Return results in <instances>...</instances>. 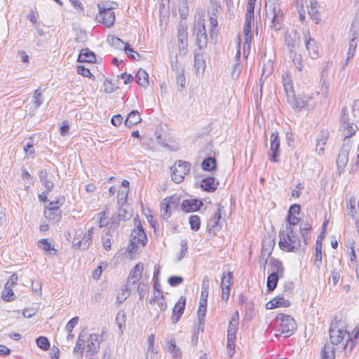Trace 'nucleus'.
I'll list each match as a JSON object with an SVG mask.
<instances>
[{
	"label": "nucleus",
	"instance_id": "13d9d810",
	"mask_svg": "<svg viewBox=\"0 0 359 359\" xmlns=\"http://www.w3.org/2000/svg\"><path fill=\"white\" fill-rule=\"evenodd\" d=\"M144 269L142 263L137 264L131 270L130 276L140 278Z\"/></svg>",
	"mask_w": 359,
	"mask_h": 359
},
{
	"label": "nucleus",
	"instance_id": "0eeeda50",
	"mask_svg": "<svg viewBox=\"0 0 359 359\" xmlns=\"http://www.w3.org/2000/svg\"><path fill=\"white\" fill-rule=\"evenodd\" d=\"M193 34L196 36V43L200 50L205 48L208 44V36L204 20H200L194 25Z\"/></svg>",
	"mask_w": 359,
	"mask_h": 359
},
{
	"label": "nucleus",
	"instance_id": "aec40b11",
	"mask_svg": "<svg viewBox=\"0 0 359 359\" xmlns=\"http://www.w3.org/2000/svg\"><path fill=\"white\" fill-rule=\"evenodd\" d=\"M348 342L344 345V350L346 351L348 349V352L351 353L354 346L359 344V324L355 327L351 333L348 332Z\"/></svg>",
	"mask_w": 359,
	"mask_h": 359
},
{
	"label": "nucleus",
	"instance_id": "f257e3e1",
	"mask_svg": "<svg viewBox=\"0 0 359 359\" xmlns=\"http://www.w3.org/2000/svg\"><path fill=\"white\" fill-rule=\"evenodd\" d=\"M285 45L288 51L290 59L296 68L301 71L303 68L302 55L298 53L301 46V36L297 29L287 32L284 35Z\"/></svg>",
	"mask_w": 359,
	"mask_h": 359
},
{
	"label": "nucleus",
	"instance_id": "a18cd8bd",
	"mask_svg": "<svg viewBox=\"0 0 359 359\" xmlns=\"http://www.w3.org/2000/svg\"><path fill=\"white\" fill-rule=\"evenodd\" d=\"M291 103L293 108L297 109L298 111L302 110L304 108H306L305 102L303 100L302 97L296 98L294 96L292 98L290 99L288 101Z\"/></svg>",
	"mask_w": 359,
	"mask_h": 359
},
{
	"label": "nucleus",
	"instance_id": "6ab92c4d",
	"mask_svg": "<svg viewBox=\"0 0 359 359\" xmlns=\"http://www.w3.org/2000/svg\"><path fill=\"white\" fill-rule=\"evenodd\" d=\"M223 208L222 206H219L217 210V212L214 214V215L209 219L207 229L209 231H218L222 228V224H220L221 220V211Z\"/></svg>",
	"mask_w": 359,
	"mask_h": 359
},
{
	"label": "nucleus",
	"instance_id": "393cba45",
	"mask_svg": "<svg viewBox=\"0 0 359 359\" xmlns=\"http://www.w3.org/2000/svg\"><path fill=\"white\" fill-rule=\"evenodd\" d=\"M219 183L213 177H208L201 182V187L205 191L212 192L217 189Z\"/></svg>",
	"mask_w": 359,
	"mask_h": 359
},
{
	"label": "nucleus",
	"instance_id": "39448f33",
	"mask_svg": "<svg viewBox=\"0 0 359 359\" xmlns=\"http://www.w3.org/2000/svg\"><path fill=\"white\" fill-rule=\"evenodd\" d=\"M147 242L146 233L140 224L137 225L130 234V243L128 247L130 253L135 252L141 245L144 246Z\"/></svg>",
	"mask_w": 359,
	"mask_h": 359
},
{
	"label": "nucleus",
	"instance_id": "cd10ccee",
	"mask_svg": "<svg viewBox=\"0 0 359 359\" xmlns=\"http://www.w3.org/2000/svg\"><path fill=\"white\" fill-rule=\"evenodd\" d=\"M203 203L198 200H186L182 203V209L185 212H193L200 209Z\"/></svg>",
	"mask_w": 359,
	"mask_h": 359
},
{
	"label": "nucleus",
	"instance_id": "3c124183",
	"mask_svg": "<svg viewBox=\"0 0 359 359\" xmlns=\"http://www.w3.org/2000/svg\"><path fill=\"white\" fill-rule=\"evenodd\" d=\"M140 279V278H139L129 275L126 285V291H129L131 292L133 290H134L136 288V284Z\"/></svg>",
	"mask_w": 359,
	"mask_h": 359
},
{
	"label": "nucleus",
	"instance_id": "8fccbe9b",
	"mask_svg": "<svg viewBox=\"0 0 359 359\" xmlns=\"http://www.w3.org/2000/svg\"><path fill=\"white\" fill-rule=\"evenodd\" d=\"M140 279V278H139L129 275L126 285V291H129L131 292L133 290H134L136 288V284Z\"/></svg>",
	"mask_w": 359,
	"mask_h": 359
},
{
	"label": "nucleus",
	"instance_id": "a878e982",
	"mask_svg": "<svg viewBox=\"0 0 359 359\" xmlns=\"http://www.w3.org/2000/svg\"><path fill=\"white\" fill-rule=\"evenodd\" d=\"M290 303L288 300L285 299L281 297H276L273 298L272 300L266 303V307L267 309H273L278 307H288L290 306Z\"/></svg>",
	"mask_w": 359,
	"mask_h": 359
},
{
	"label": "nucleus",
	"instance_id": "e433bc0d",
	"mask_svg": "<svg viewBox=\"0 0 359 359\" xmlns=\"http://www.w3.org/2000/svg\"><path fill=\"white\" fill-rule=\"evenodd\" d=\"M217 12V10L216 8H212L211 9L208 10V16H209V21L211 27L210 30V35L212 36L214 33V29L215 27H217L218 23L217 20V15L216 13Z\"/></svg>",
	"mask_w": 359,
	"mask_h": 359
},
{
	"label": "nucleus",
	"instance_id": "20e7f679",
	"mask_svg": "<svg viewBox=\"0 0 359 359\" xmlns=\"http://www.w3.org/2000/svg\"><path fill=\"white\" fill-rule=\"evenodd\" d=\"M266 18L270 20V27L275 31L280 30L283 27V11L276 0H268L265 5Z\"/></svg>",
	"mask_w": 359,
	"mask_h": 359
},
{
	"label": "nucleus",
	"instance_id": "49530a36",
	"mask_svg": "<svg viewBox=\"0 0 359 359\" xmlns=\"http://www.w3.org/2000/svg\"><path fill=\"white\" fill-rule=\"evenodd\" d=\"M194 67L198 71L200 69H205V61L202 53H197L194 55Z\"/></svg>",
	"mask_w": 359,
	"mask_h": 359
},
{
	"label": "nucleus",
	"instance_id": "6e6552de",
	"mask_svg": "<svg viewBox=\"0 0 359 359\" xmlns=\"http://www.w3.org/2000/svg\"><path fill=\"white\" fill-rule=\"evenodd\" d=\"M191 165L188 162L178 161L173 166L171 167V177L173 182L175 183L182 182L184 176L190 171Z\"/></svg>",
	"mask_w": 359,
	"mask_h": 359
},
{
	"label": "nucleus",
	"instance_id": "c03bdc74",
	"mask_svg": "<svg viewBox=\"0 0 359 359\" xmlns=\"http://www.w3.org/2000/svg\"><path fill=\"white\" fill-rule=\"evenodd\" d=\"M168 351L173 355L175 358L181 357V351L179 347L175 344V341L170 340L168 346Z\"/></svg>",
	"mask_w": 359,
	"mask_h": 359
},
{
	"label": "nucleus",
	"instance_id": "b1692460",
	"mask_svg": "<svg viewBox=\"0 0 359 359\" xmlns=\"http://www.w3.org/2000/svg\"><path fill=\"white\" fill-rule=\"evenodd\" d=\"M177 38L178 41L180 43L179 45L180 50L185 49L188 42L187 26L182 24L179 25L177 30Z\"/></svg>",
	"mask_w": 359,
	"mask_h": 359
},
{
	"label": "nucleus",
	"instance_id": "4468645a",
	"mask_svg": "<svg viewBox=\"0 0 359 359\" xmlns=\"http://www.w3.org/2000/svg\"><path fill=\"white\" fill-rule=\"evenodd\" d=\"M178 203V198L173 196L165 198L161 203V213L163 219H168L170 216L171 209L175 208Z\"/></svg>",
	"mask_w": 359,
	"mask_h": 359
},
{
	"label": "nucleus",
	"instance_id": "69168bd1",
	"mask_svg": "<svg viewBox=\"0 0 359 359\" xmlns=\"http://www.w3.org/2000/svg\"><path fill=\"white\" fill-rule=\"evenodd\" d=\"M349 118L348 117V109L346 107H344L341 109V127L345 126L347 124L351 123Z\"/></svg>",
	"mask_w": 359,
	"mask_h": 359
},
{
	"label": "nucleus",
	"instance_id": "9b49d317",
	"mask_svg": "<svg viewBox=\"0 0 359 359\" xmlns=\"http://www.w3.org/2000/svg\"><path fill=\"white\" fill-rule=\"evenodd\" d=\"M280 140L278 133L273 132L270 137V152L269 159L272 162H278L280 156Z\"/></svg>",
	"mask_w": 359,
	"mask_h": 359
},
{
	"label": "nucleus",
	"instance_id": "58836bf2",
	"mask_svg": "<svg viewBox=\"0 0 359 359\" xmlns=\"http://www.w3.org/2000/svg\"><path fill=\"white\" fill-rule=\"evenodd\" d=\"M201 166L204 170L212 171L217 166L216 159L213 157L206 158L203 161Z\"/></svg>",
	"mask_w": 359,
	"mask_h": 359
},
{
	"label": "nucleus",
	"instance_id": "5fc2aeb1",
	"mask_svg": "<svg viewBox=\"0 0 359 359\" xmlns=\"http://www.w3.org/2000/svg\"><path fill=\"white\" fill-rule=\"evenodd\" d=\"M99 10L109 11L116 9L118 7V4L114 1H107L102 4H99L98 5Z\"/></svg>",
	"mask_w": 359,
	"mask_h": 359
},
{
	"label": "nucleus",
	"instance_id": "774afa93",
	"mask_svg": "<svg viewBox=\"0 0 359 359\" xmlns=\"http://www.w3.org/2000/svg\"><path fill=\"white\" fill-rule=\"evenodd\" d=\"M38 245L39 248H42L46 252H49L53 250V248H52L51 244L48 241L47 239H41L39 241Z\"/></svg>",
	"mask_w": 359,
	"mask_h": 359
},
{
	"label": "nucleus",
	"instance_id": "2f4dec72",
	"mask_svg": "<svg viewBox=\"0 0 359 359\" xmlns=\"http://www.w3.org/2000/svg\"><path fill=\"white\" fill-rule=\"evenodd\" d=\"M95 60L96 58L95 53L87 48L82 49L78 57V61L79 62L93 63Z\"/></svg>",
	"mask_w": 359,
	"mask_h": 359
},
{
	"label": "nucleus",
	"instance_id": "37998d69",
	"mask_svg": "<svg viewBox=\"0 0 359 359\" xmlns=\"http://www.w3.org/2000/svg\"><path fill=\"white\" fill-rule=\"evenodd\" d=\"M128 190H119L118 191V207H127Z\"/></svg>",
	"mask_w": 359,
	"mask_h": 359
},
{
	"label": "nucleus",
	"instance_id": "dca6fc26",
	"mask_svg": "<svg viewBox=\"0 0 359 359\" xmlns=\"http://www.w3.org/2000/svg\"><path fill=\"white\" fill-rule=\"evenodd\" d=\"M275 245V241L270 237H266L262 241V252L260 256V262H262L265 266L267 263V259L270 257L273 247Z\"/></svg>",
	"mask_w": 359,
	"mask_h": 359
},
{
	"label": "nucleus",
	"instance_id": "473e14b6",
	"mask_svg": "<svg viewBox=\"0 0 359 359\" xmlns=\"http://www.w3.org/2000/svg\"><path fill=\"white\" fill-rule=\"evenodd\" d=\"M341 128H343L344 135V142L346 140V142L348 141L350 142L349 138L355 133L358 128L357 126L353 122H351Z\"/></svg>",
	"mask_w": 359,
	"mask_h": 359
},
{
	"label": "nucleus",
	"instance_id": "f03ea898",
	"mask_svg": "<svg viewBox=\"0 0 359 359\" xmlns=\"http://www.w3.org/2000/svg\"><path fill=\"white\" fill-rule=\"evenodd\" d=\"M279 239V247L285 252H296L304 246L303 241L298 237L296 229H291L290 226L280 231Z\"/></svg>",
	"mask_w": 359,
	"mask_h": 359
},
{
	"label": "nucleus",
	"instance_id": "79ce46f5",
	"mask_svg": "<svg viewBox=\"0 0 359 359\" xmlns=\"http://www.w3.org/2000/svg\"><path fill=\"white\" fill-rule=\"evenodd\" d=\"M124 50L126 55L128 56V57L133 60L138 61L142 57L137 51H135L133 48H130V44L128 43H125Z\"/></svg>",
	"mask_w": 359,
	"mask_h": 359
},
{
	"label": "nucleus",
	"instance_id": "4c0bfd02",
	"mask_svg": "<svg viewBox=\"0 0 359 359\" xmlns=\"http://www.w3.org/2000/svg\"><path fill=\"white\" fill-rule=\"evenodd\" d=\"M281 278L279 275L275 274V273H271L266 281V286L269 291H273L277 286L278 279Z\"/></svg>",
	"mask_w": 359,
	"mask_h": 359
},
{
	"label": "nucleus",
	"instance_id": "9d476101",
	"mask_svg": "<svg viewBox=\"0 0 359 359\" xmlns=\"http://www.w3.org/2000/svg\"><path fill=\"white\" fill-rule=\"evenodd\" d=\"M158 295L154 294V297L150 300V304L153 306L152 309L156 312V315L154 318L155 322L158 321L161 318V313H163L167 309V304L165 301L163 295L160 291Z\"/></svg>",
	"mask_w": 359,
	"mask_h": 359
},
{
	"label": "nucleus",
	"instance_id": "f3484780",
	"mask_svg": "<svg viewBox=\"0 0 359 359\" xmlns=\"http://www.w3.org/2000/svg\"><path fill=\"white\" fill-rule=\"evenodd\" d=\"M186 297L181 296L175 304L172 311L171 321L172 324H176L181 318L185 308Z\"/></svg>",
	"mask_w": 359,
	"mask_h": 359
},
{
	"label": "nucleus",
	"instance_id": "7c9ffc66",
	"mask_svg": "<svg viewBox=\"0 0 359 359\" xmlns=\"http://www.w3.org/2000/svg\"><path fill=\"white\" fill-rule=\"evenodd\" d=\"M269 267L271 273H275V274L283 277L284 267L280 261L275 258H271L269 262Z\"/></svg>",
	"mask_w": 359,
	"mask_h": 359
},
{
	"label": "nucleus",
	"instance_id": "7ed1b4c3",
	"mask_svg": "<svg viewBox=\"0 0 359 359\" xmlns=\"http://www.w3.org/2000/svg\"><path fill=\"white\" fill-rule=\"evenodd\" d=\"M330 339L331 341V344H325V346H331L334 351V348L333 347V345H337L340 343H342V345L344 346L345 344L344 342L347 343L348 342V331H347L346 329V324L344 321L341 320H337L335 318L330 325ZM325 348H323L322 352H323ZM323 353H321V355ZM334 355H335V353H334Z\"/></svg>",
	"mask_w": 359,
	"mask_h": 359
},
{
	"label": "nucleus",
	"instance_id": "de8ad7c7",
	"mask_svg": "<svg viewBox=\"0 0 359 359\" xmlns=\"http://www.w3.org/2000/svg\"><path fill=\"white\" fill-rule=\"evenodd\" d=\"M189 223L193 231H198L201 226V219L198 215H191L189 218Z\"/></svg>",
	"mask_w": 359,
	"mask_h": 359
},
{
	"label": "nucleus",
	"instance_id": "c756f323",
	"mask_svg": "<svg viewBox=\"0 0 359 359\" xmlns=\"http://www.w3.org/2000/svg\"><path fill=\"white\" fill-rule=\"evenodd\" d=\"M141 121L142 118L140 112L137 110H133L128 114L124 123L126 126L130 128L133 126L137 124Z\"/></svg>",
	"mask_w": 359,
	"mask_h": 359
},
{
	"label": "nucleus",
	"instance_id": "bf43d9fd",
	"mask_svg": "<svg viewBox=\"0 0 359 359\" xmlns=\"http://www.w3.org/2000/svg\"><path fill=\"white\" fill-rule=\"evenodd\" d=\"M287 223L285 224V227H288V226H290L291 229H296V227L299 222V219L295 215L288 214L287 217Z\"/></svg>",
	"mask_w": 359,
	"mask_h": 359
},
{
	"label": "nucleus",
	"instance_id": "f704fd0d",
	"mask_svg": "<svg viewBox=\"0 0 359 359\" xmlns=\"http://www.w3.org/2000/svg\"><path fill=\"white\" fill-rule=\"evenodd\" d=\"M322 242L319 238L316 242V252L314 264L317 268H320L322 262Z\"/></svg>",
	"mask_w": 359,
	"mask_h": 359
},
{
	"label": "nucleus",
	"instance_id": "338daca9",
	"mask_svg": "<svg viewBox=\"0 0 359 359\" xmlns=\"http://www.w3.org/2000/svg\"><path fill=\"white\" fill-rule=\"evenodd\" d=\"M180 247H181V249H180V252L178 255V259H177L178 261H180L185 256V255L187 252V250H188L187 241L186 240L181 241Z\"/></svg>",
	"mask_w": 359,
	"mask_h": 359
},
{
	"label": "nucleus",
	"instance_id": "a211bd4d",
	"mask_svg": "<svg viewBox=\"0 0 359 359\" xmlns=\"http://www.w3.org/2000/svg\"><path fill=\"white\" fill-rule=\"evenodd\" d=\"M98 22L104 25L107 27H111L115 21L114 11H105L99 10V14L96 17Z\"/></svg>",
	"mask_w": 359,
	"mask_h": 359
},
{
	"label": "nucleus",
	"instance_id": "864d4df0",
	"mask_svg": "<svg viewBox=\"0 0 359 359\" xmlns=\"http://www.w3.org/2000/svg\"><path fill=\"white\" fill-rule=\"evenodd\" d=\"M43 102V97L40 89L35 90L33 95V104L35 108L39 107Z\"/></svg>",
	"mask_w": 359,
	"mask_h": 359
},
{
	"label": "nucleus",
	"instance_id": "c85d7f7f",
	"mask_svg": "<svg viewBox=\"0 0 359 359\" xmlns=\"http://www.w3.org/2000/svg\"><path fill=\"white\" fill-rule=\"evenodd\" d=\"M318 7V3L317 2L316 0H310V5L308 8V13L316 24H318L320 20Z\"/></svg>",
	"mask_w": 359,
	"mask_h": 359
},
{
	"label": "nucleus",
	"instance_id": "c9c22d12",
	"mask_svg": "<svg viewBox=\"0 0 359 359\" xmlns=\"http://www.w3.org/2000/svg\"><path fill=\"white\" fill-rule=\"evenodd\" d=\"M299 232L301 233V237L303 241L304 246H306L307 244L308 237L306 234L311 229V225L309 223L301 222L299 226Z\"/></svg>",
	"mask_w": 359,
	"mask_h": 359
},
{
	"label": "nucleus",
	"instance_id": "f8f14e48",
	"mask_svg": "<svg viewBox=\"0 0 359 359\" xmlns=\"http://www.w3.org/2000/svg\"><path fill=\"white\" fill-rule=\"evenodd\" d=\"M351 149L350 142H343L342 147L339 151L337 159V169L339 170V172L344 170L346 167L348 161V154Z\"/></svg>",
	"mask_w": 359,
	"mask_h": 359
},
{
	"label": "nucleus",
	"instance_id": "680f3d73",
	"mask_svg": "<svg viewBox=\"0 0 359 359\" xmlns=\"http://www.w3.org/2000/svg\"><path fill=\"white\" fill-rule=\"evenodd\" d=\"M321 359H334V350L331 346H325Z\"/></svg>",
	"mask_w": 359,
	"mask_h": 359
},
{
	"label": "nucleus",
	"instance_id": "ddd939ff",
	"mask_svg": "<svg viewBox=\"0 0 359 359\" xmlns=\"http://www.w3.org/2000/svg\"><path fill=\"white\" fill-rule=\"evenodd\" d=\"M359 37V30L358 29H351V39L348 43V48L347 52V57L344 62L342 65V67L344 68L348 65L350 60L354 55L357 45H358V39Z\"/></svg>",
	"mask_w": 359,
	"mask_h": 359
},
{
	"label": "nucleus",
	"instance_id": "1a4fd4ad",
	"mask_svg": "<svg viewBox=\"0 0 359 359\" xmlns=\"http://www.w3.org/2000/svg\"><path fill=\"white\" fill-rule=\"evenodd\" d=\"M60 201H50L48 206L44 210V217L49 222L55 223L60 220L62 211L60 207L62 205Z\"/></svg>",
	"mask_w": 359,
	"mask_h": 359
},
{
	"label": "nucleus",
	"instance_id": "412c9836",
	"mask_svg": "<svg viewBox=\"0 0 359 359\" xmlns=\"http://www.w3.org/2000/svg\"><path fill=\"white\" fill-rule=\"evenodd\" d=\"M309 34V32H307V34H304L305 38V46L306 50L309 52V56L312 59L317 58L318 56V47L316 44V41L314 39L311 37H308L307 35Z\"/></svg>",
	"mask_w": 359,
	"mask_h": 359
},
{
	"label": "nucleus",
	"instance_id": "5701e85b",
	"mask_svg": "<svg viewBox=\"0 0 359 359\" xmlns=\"http://www.w3.org/2000/svg\"><path fill=\"white\" fill-rule=\"evenodd\" d=\"M94 233V229L93 227L90 228L88 230L87 233H86L82 240L79 241L78 242H76L75 241H73V245L77 248H81L82 249H87L92 241V236Z\"/></svg>",
	"mask_w": 359,
	"mask_h": 359
},
{
	"label": "nucleus",
	"instance_id": "72a5a7b5",
	"mask_svg": "<svg viewBox=\"0 0 359 359\" xmlns=\"http://www.w3.org/2000/svg\"><path fill=\"white\" fill-rule=\"evenodd\" d=\"M137 83L142 87L149 84V74L144 69H140L136 74Z\"/></svg>",
	"mask_w": 359,
	"mask_h": 359
},
{
	"label": "nucleus",
	"instance_id": "e2e57ef3",
	"mask_svg": "<svg viewBox=\"0 0 359 359\" xmlns=\"http://www.w3.org/2000/svg\"><path fill=\"white\" fill-rule=\"evenodd\" d=\"M177 83L181 88L180 90H182L186 86V78L183 70L178 72L177 74Z\"/></svg>",
	"mask_w": 359,
	"mask_h": 359
},
{
	"label": "nucleus",
	"instance_id": "603ef678",
	"mask_svg": "<svg viewBox=\"0 0 359 359\" xmlns=\"http://www.w3.org/2000/svg\"><path fill=\"white\" fill-rule=\"evenodd\" d=\"M140 279V278H139L129 275L126 285V291H129L131 292L133 290H134L136 288V284Z\"/></svg>",
	"mask_w": 359,
	"mask_h": 359
},
{
	"label": "nucleus",
	"instance_id": "4d7b16f0",
	"mask_svg": "<svg viewBox=\"0 0 359 359\" xmlns=\"http://www.w3.org/2000/svg\"><path fill=\"white\" fill-rule=\"evenodd\" d=\"M355 204V200L353 196H351L348 199H346V208L348 210V215L351 217H354Z\"/></svg>",
	"mask_w": 359,
	"mask_h": 359
},
{
	"label": "nucleus",
	"instance_id": "6e6d98bb",
	"mask_svg": "<svg viewBox=\"0 0 359 359\" xmlns=\"http://www.w3.org/2000/svg\"><path fill=\"white\" fill-rule=\"evenodd\" d=\"M36 343L40 348H41L44 351H46L50 348L49 341H48V338L46 337L41 336V337H38L36 339Z\"/></svg>",
	"mask_w": 359,
	"mask_h": 359
},
{
	"label": "nucleus",
	"instance_id": "052dcab7",
	"mask_svg": "<svg viewBox=\"0 0 359 359\" xmlns=\"http://www.w3.org/2000/svg\"><path fill=\"white\" fill-rule=\"evenodd\" d=\"M233 278L232 273L229 272L226 274L224 273L221 280V287L230 288L231 281Z\"/></svg>",
	"mask_w": 359,
	"mask_h": 359
},
{
	"label": "nucleus",
	"instance_id": "a19ab883",
	"mask_svg": "<svg viewBox=\"0 0 359 359\" xmlns=\"http://www.w3.org/2000/svg\"><path fill=\"white\" fill-rule=\"evenodd\" d=\"M254 11H255V3L250 2L248 3L247 5V11L245 13V20L249 23V22L254 23L255 17H254Z\"/></svg>",
	"mask_w": 359,
	"mask_h": 359
},
{
	"label": "nucleus",
	"instance_id": "ea45409f",
	"mask_svg": "<svg viewBox=\"0 0 359 359\" xmlns=\"http://www.w3.org/2000/svg\"><path fill=\"white\" fill-rule=\"evenodd\" d=\"M318 92L313 93L311 95H304L302 96V99L305 102L306 109L308 110L313 109L316 105V101L315 100L314 95H318Z\"/></svg>",
	"mask_w": 359,
	"mask_h": 359
},
{
	"label": "nucleus",
	"instance_id": "2eb2a0df",
	"mask_svg": "<svg viewBox=\"0 0 359 359\" xmlns=\"http://www.w3.org/2000/svg\"><path fill=\"white\" fill-rule=\"evenodd\" d=\"M131 217L132 213L128 210L127 207H118V212L111 218V227L116 228L120 222L129 220Z\"/></svg>",
	"mask_w": 359,
	"mask_h": 359
},
{
	"label": "nucleus",
	"instance_id": "0e129e2a",
	"mask_svg": "<svg viewBox=\"0 0 359 359\" xmlns=\"http://www.w3.org/2000/svg\"><path fill=\"white\" fill-rule=\"evenodd\" d=\"M183 280L184 279L182 276H172L168 278V282L170 286L175 287L182 283Z\"/></svg>",
	"mask_w": 359,
	"mask_h": 359
},
{
	"label": "nucleus",
	"instance_id": "09e8293b",
	"mask_svg": "<svg viewBox=\"0 0 359 359\" xmlns=\"http://www.w3.org/2000/svg\"><path fill=\"white\" fill-rule=\"evenodd\" d=\"M206 314V308H198V330L203 332V325Z\"/></svg>",
	"mask_w": 359,
	"mask_h": 359
},
{
	"label": "nucleus",
	"instance_id": "bb28decb",
	"mask_svg": "<svg viewBox=\"0 0 359 359\" xmlns=\"http://www.w3.org/2000/svg\"><path fill=\"white\" fill-rule=\"evenodd\" d=\"M283 79V85L286 93V96L287 98V101H290V98H292L294 97V89L292 81L289 76L288 74H285L282 76Z\"/></svg>",
	"mask_w": 359,
	"mask_h": 359
},
{
	"label": "nucleus",
	"instance_id": "423d86ee",
	"mask_svg": "<svg viewBox=\"0 0 359 359\" xmlns=\"http://www.w3.org/2000/svg\"><path fill=\"white\" fill-rule=\"evenodd\" d=\"M277 321L280 323V334H283L285 337H287L292 334L296 329V323L293 318L290 316L280 313L277 316Z\"/></svg>",
	"mask_w": 359,
	"mask_h": 359
},
{
	"label": "nucleus",
	"instance_id": "4be33fe9",
	"mask_svg": "<svg viewBox=\"0 0 359 359\" xmlns=\"http://www.w3.org/2000/svg\"><path fill=\"white\" fill-rule=\"evenodd\" d=\"M101 341L100 336L97 334H91L88 339L87 345V353L93 355L97 353L100 348V344Z\"/></svg>",
	"mask_w": 359,
	"mask_h": 359
}]
</instances>
